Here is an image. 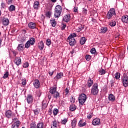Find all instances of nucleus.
Returning a JSON list of instances; mask_svg holds the SVG:
<instances>
[{"label":"nucleus","instance_id":"dca6fc26","mask_svg":"<svg viewBox=\"0 0 128 128\" xmlns=\"http://www.w3.org/2000/svg\"><path fill=\"white\" fill-rule=\"evenodd\" d=\"M14 62L16 66H20V64H22V60L20 59V58L17 57L14 60Z\"/></svg>","mask_w":128,"mask_h":128},{"label":"nucleus","instance_id":"1a4fd4ad","mask_svg":"<svg viewBox=\"0 0 128 128\" xmlns=\"http://www.w3.org/2000/svg\"><path fill=\"white\" fill-rule=\"evenodd\" d=\"M2 24L5 26H8L10 24V20L8 18H4L2 20Z\"/></svg>","mask_w":128,"mask_h":128},{"label":"nucleus","instance_id":"c03bdc74","mask_svg":"<svg viewBox=\"0 0 128 128\" xmlns=\"http://www.w3.org/2000/svg\"><path fill=\"white\" fill-rule=\"evenodd\" d=\"M30 128H36V123H31L30 125Z\"/></svg>","mask_w":128,"mask_h":128},{"label":"nucleus","instance_id":"7c9ffc66","mask_svg":"<svg viewBox=\"0 0 128 128\" xmlns=\"http://www.w3.org/2000/svg\"><path fill=\"white\" fill-rule=\"evenodd\" d=\"M53 98L56 99L60 98V94L58 92H56L53 94Z\"/></svg>","mask_w":128,"mask_h":128},{"label":"nucleus","instance_id":"4468645a","mask_svg":"<svg viewBox=\"0 0 128 128\" xmlns=\"http://www.w3.org/2000/svg\"><path fill=\"white\" fill-rule=\"evenodd\" d=\"M24 45L22 44H20L18 45L17 47V50L18 52H22L24 50Z\"/></svg>","mask_w":128,"mask_h":128},{"label":"nucleus","instance_id":"cd10ccee","mask_svg":"<svg viewBox=\"0 0 128 128\" xmlns=\"http://www.w3.org/2000/svg\"><path fill=\"white\" fill-rule=\"evenodd\" d=\"M70 110L72 112H74V110H76V106L74 104H72L70 106Z\"/></svg>","mask_w":128,"mask_h":128},{"label":"nucleus","instance_id":"5701e85b","mask_svg":"<svg viewBox=\"0 0 128 128\" xmlns=\"http://www.w3.org/2000/svg\"><path fill=\"white\" fill-rule=\"evenodd\" d=\"M108 100L111 102H114V100H116V98L114 97V94H110L108 96Z\"/></svg>","mask_w":128,"mask_h":128},{"label":"nucleus","instance_id":"79ce46f5","mask_svg":"<svg viewBox=\"0 0 128 128\" xmlns=\"http://www.w3.org/2000/svg\"><path fill=\"white\" fill-rule=\"evenodd\" d=\"M30 42L28 41L26 44H25V48H28L30 46Z\"/></svg>","mask_w":128,"mask_h":128},{"label":"nucleus","instance_id":"20e7f679","mask_svg":"<svg viewBox=\"0 0 128 128\" xmlns=\"http://www.w3.org/2000/svg\"><path fill=\"white\" fill-rule=\"evenodd\" d=\"M68 40L70 46H74L76 44V40L74 38H68Z\"/></svg>","mask_w":128,"mask_h":128},{"label":"nucleus","instance_id":"4d7b16f0","mask_svg":"<svg viewBox=\"0 0 128 128\" xmlns=\"http://www.w3.org/2000/svg\"><path fill=\"white\" fill-rule=\"evenodd\" d=\"M50 44H51L50 40V39L47 40L46 42V44L47 46H50Z\"/></svg>","mask_w":128,"mask_h":128},{"label":"nucleus","instance_id":"e433bc0d","mask_svg":"<svg viewBox=\"0 0 128 128\" xmlns=\"http://www.w3.org/2000/svg\"><path fill=\"white\" fill-rule=\"evenodd\" d=\"M70 102L71 104H74L76 102V98L74 96H72L71 98H70Z\"/></svg>","mask_w":128,"mask_h":128},{"label":"nucleus","instance_id":"f704fd0d","mask_svg":"<svg viewBox=\"0 0 128 128\" xmlns=\"http://www.w3.org/2000/svg\"><path fill=\"white\" fill-rule=\"evenodd\" d=\"M76 120H72V128H76Z\"/></svg>","mask_w":128,"mask_h":128},{"label":"nucleus","instance_id":"2eb2a0df","mask_svg":"<svg viewBox=\"0 0 128 128\" xmlns=\"http://www.w3.org/2000/svg\"><path fill=\"white\" fill-rule=\"evenodd\" d=\"M122 22H125L126 24H128V16L127 15L122 16Z\"/></svg>","mask_w":128,"mask_h":128},{"label":"nucleus","instance_id":"f03ea898","mask_svg":"<svg viewBox=\"0 0 128 128\" xmlns=\"http://www.w3.org/2000/svg\"><path fill=\"white\" fill-rule=\"evenodd\" d=\"M86 100V95L84 94H82L80 95L78 98V102L82 106Z\"/></svg>","mask_w":128,"mask_h":128},{"label":"nucleus","instance_id":"69168bd1","mask_svg":"<svg viewBox=\"0 0 128 128\" xmlns=\"http://www.w3.org/2000/svg\"><path fill=\"white\" fill-rule=\"evenodd\" d=\"M74 12H78V7H74Z\"/></svg>","mask_w":128,"mask_h":128},{"label":"nucleus","instance_id":"ea45409f","mask_svg":"<svg viewBox=\"0 0 128 128\" xmlns=\"http://www.w3.org/2000/svg\"><path fill=\"white\" fill-rule=\"evenodd\" d=\"M120 78V72H116L115 78H116V80H118Z\"/></svg>","mask_w":128,"mask_h":128},{"label":"nucleus","instance_id":"f3484780","mask_svg":"<svg viewBox=\"0 0 128 128\" xmlns=\"http://www.w3.org/2000/svg\"><path fill=\"white\" fill-rule=\"evenodd\" d=\"M56 87H51L50 88V94H55V92H56Z\"/></svg>","mask_w":128,"mask_h":128},{"label":"nucleus","instance_id":"6e6552de","mask_svg":"<svg viewBox=\"0 0 128 128\" xmlns=\"http://www.w3.org/2000/svg\"><path fill=\"white\" fill-rule=\"evenodd\" d=\"M100 120L98 118H96L92 121L93 126H100Z\"/></svg>","mask_w":128,"mask_h":128},{"label":"nucleus","instance_id":"a18cd8bd","mask_svg":"<svg viewBox=\"0 0 128 128\" xmlns=\"http://www.w3.org/2000/svg\"><path fill=\"white\" fill-rule=\"evenodd\" d=\"M99 72V74H106V71L104 69H101L100 70Z\"/></svg>","mask_w":128,"mask_h":128},{"label":"nucleus","instance_id":"c756f323","mask_svg":"<svg viewBox=\"0 0 128 128\" xmlns=\"http://www.w3.org/2000/svg\"><path fill=\"white\" fill-rule=\"evenodd\" d=\"M8 10L10 12H14V10H16V6L14 5H11L9 8H8Z\"/></svg>","mask_w":128,"mask_h":128},{"label":"nucleus","instance_id":"9d476101","mask_svg":"<svg viewBox=\"0 0 128 128\" xmlns=\"http://www.w3.org/2000/svg\"><path fill=\"white\" fill-rule=\"evenodd\" d=\"M34 86L35 88H40V81L38 80H36L34 82Z\"/></svg>","mask_w":128,"mask_h":128},{"label":"nucleus","instance_id":"de8ad7c7","mask_svg":"<svg viewBox=\"0 0 128 128\" xmlns=\"http://www.w3.org/2000/svg\"><path fill=\"white\" fill-rule=\"evenodd\" d=\"M8 78V72H6L3 76V78Z\"/></svg>","mask_w":128,"mask_h":128},{"label":"nucleus","instance_id":"4c0bfd02","mask_svg":"<svg viewBox=\"0 0 128 128\" xmlns=\"http://www.w3.org/2000/svg\"><path fill=\"white\" fill-rule=\"evenodd\" d=\"M110 26H115L116 24V23L115 21L112 20L111 22L109 24Z\"/></svg>","mask_w":128,"mask_h":128},{"label":"nucleus","instance_id":"bb28decb","mask_svg":"<svg viewBox=\"0 0 128 128\" xmlns=\"http://www.w3.org/2000/svg\"><path fill=\"white\" fill-rule=\"evenodd\" d=\"M86 126V122L82 123V120H80L78 122V126L82 128V126Z\"/></svg>","mask_w":128,"mask_h":128},{"label":"nucleus","instance_id":"f257e3e1","mask_svg":"<svg viewBox=\"0 0 128 128\" xmlns=\"http://www.w3.org/2000/svg\"><path fill=\"white\" fill-rule=\"evenodd\" d=\"M114 16H116V10L114 8H112L108 12L106 15V18L108 20H110Z\"/></svg>","mask_w":128,"mask_h":128},{"label":"nucleus","instance_id":"864d4df0","mask_svg":"<svg viewBox=\"0 0 128 128\" xmlns=\"http://www.w3.org/2000/svg\"><path fill=\"white\" fill-rule=\"evenodd\" d=\"M91 54H94L96 52V48H92L90 50Z\"/></svg>","mask_w":128,"mask_h":128},{"label":"nucleus","instance_id":"f8f14e48","mask_svg":"<svg viewBox=\"0 0 128 128\" xmlns=\"http://www.w3.org/2000/svg\"><path fill=\"white\" fill-rule=\"evenodd\" d=\"M64 76V74L62 72H60L57 74L56 76L54 78V80H60Z\"/></svg>","mask_w":128,"mask_h":128},{"label":"nucleus","instance_id":"8fccbe9b","mask_svg":"<svg viewBox=\"0 0 128 128\" xmlns=\"http://www.w3.org/2000/svg\"><path fill=\"white\" fill-rule=\"evenodd\" d=\"M68 122V119L64 118V120H62V124H66Z\"/></svg>","mask_w":128,"mask_h":128},{"label":"nucleus","instance_id":"13d9d810","mask_svg":"<svg viewBox=\"0 0 128 128\" xmlns=\"http://www.w3.org/2000/svg\"><path fill=\"white\" fill-rule=\"evenodd\" d=\"M110 82L111 86L112 88V86H114V80H112L110 81Z\"/></svg>","mask_w":128,"mask_h":128},{"label":"nucleus","instance_id":"bf43d9fd","mask_svg":"<svg viewBox=\"0 0 128 128\" xmlns=\"http://www.w3.org/2000/svg\"><path fill=\"white\" fill-rule=\"evenodd\" d=\"M64 92H65L66 94H68V92H70V90H68V88H66Z\"/></svg>","mask_w":128,"mask_h":128},{"label":"nucleus","instance_id":"37998d69","mask_svg":"<svg viewBox=\"0 0 128 128\" xmlns=\"http://www.w3.org/2000/svg\"><path fill=\"white\" fill-rule=\"evenodd\" d=\"M85 58L86 60H87L88 62H89V60H90V59L92 58V56L90 55H86L85 57Z\"/></svg>","mask_w":128,"mask_h":128},{"label":"nucleus","instance_id":"09e8293b","mask_svg":"<svg viewBox=\"0 0 128 128\" xmlns=\"http://www.w3.org/2000/svg\"><path fill=\"white\" fill-rule=\"evenodd\" d=\"M50 16H52V12H48L46 14V18H50Z\"/></svg>","mask_w":128,"mask_h":128},{"label":"nucleus","instance_id":"412c9836","mask_svg":"<svg viewBox=\"0 0 128 128\" xmlns=\"http://www.w3.org/2000/svg\"><path fill=\"white\" fill-rule=\"evenodd\" d=\"M38 8H40V2L36 1L34 2V10H38Z\"/></svg>","mask_w":128,"mask_h":128},{"label":"nucleus","instance_id":"052dcab7","mask_svg":"<svg viewBox=\"0 0 128 128\" xmlns=\"http://www.w3.org/2000/svg\"><path fill=\"white\" fill-rule=\"evenodd\" d=\"M2 6V8H6V4L2 2L1 4Z\"/></svg>","mask_w":128,"mask_h":128},{"label":"nucleus","instance_id":"603ef678","mask_svg":"<svg viewBox=\"0 0 128 128\" xmlns=\"http://www.w3.org/2000/svg\"><path fill=\"white\" fill-rule=\"evenodd\" d=\"M23 68H28V62H26L25 63L23 64Z\"/></svg>","mask_w":128,"mask_h":128},{"label":"nucleus","instance_id":"9b49d317","mask_svg":"<svg viewBox=\"0 0 128 128\" xmlns=\"http://www.w3.org/2000/svg\"><path fill=\"white\" fill-rule=\"evenodd\" d=\"M28 26L30 28H36V24L34 22H30L28 24Z\"/></svg>","mask_w":128,"mask_h":128},{"label":"nucleus","instance_id":"aec40b11","mask_svg":"<svg viewBox=\"0 0 128 128\" xmlns=\"http://www.w3.org/2000/svg\"><path fill=\"white\" fill-rule=\"evenodd\" d=\"M61 14H62V12L54 11V18H60V16Z\"/></svg>","mask_w":128,"mask_h":128},{"label":"nucleus","instance_id":"a211bd4d","mask_svg":"<svg viewBox=\"0 0 128 128\" xmlns=\"http://www.w3.org/2000/svg\"><path fill=\"white\" fill-rule=\"evenodd\" d=\"M44 42L42 41H41L38 44V48H39V50H44Z\"/></svg>","mask_w":128,"mask_h":128},{"label":"nucleus","instance_id":"4be33fe9","mask_svg":"<svg viewBox=\"0 0 128 128\" xmlns=\"http://www.w3.org/2000/svg\"><path fill=\"white\" fill-rule=\"evenodd\" d=\"M58 128V122L56 120H54L52 122L51 124V128Z\"/></svg>","mask_w":128,"mask_h":128},{"label":"nucleus","instance_id":"0eeeda50","mask_svg":"<svg viewBox=\"0 0 128 128\" xmlns=\"http://www.w3.org/2000/svg\"><path fill=\"white\" fill-rule=\"evenodd\" d=\"M28 104H30L34 102V96L32 94H28L26 98Z\"/></svg>","mask_w":128,"mask_h":128},{"label":"nucleus","instance_id":"338daca9","mask_svg":"<svg viewBox=\"0 0 128 128\" xmlns=\"http://www.w3.org/2000/svg\"><path fill=\"white\" fill-rule=\"evenodd\" d=\"M26 41V38H22L21 40H20V42H24Z\"/></svg>","mask_w":128,"mask_h":128},{"label":"nucleus","instance_id":"e2e57ef3","mask_svg":"<svg viewBox=\"0 0 128 128\" xmlns=\"http://www.w3.org/2000/svg\"><path fill=\"white\" fill-rule=\"evenodd\" d=\"M70 54H76V50H72V51H70Z\"/></svg>","mask_w":128,"mask_h":128},{"label":"nucleus","instance_id":"c85d7f7f","mask_svg":"<svg viewBox=\"0 0 128 128\" xmlns=\"http://www.w3.org/2000/svg\"><path fill=\"white\" fill-rule=\"evenodd\" d=\"M86 38L82 37L80 40V44H86Z\"/></svg>","mask_w":128,"mask_h":128},{"label":"nucleus","instance_id":"49530a36","mask_svg":"<svg viewBox=\"0 0 128 128\" xmlns=\"http://www.w3.org/2000/svg\"><path fill=\"white\" fill-rule=\"evenodd\" d=\"M47 106H48V104L44 103V102H42V108L44 110V108H46Z\"/></svg>","mask_w":128,"mask_h":128},{"label":"nucleus","instance_id":"b1692460","mask_svg":"<svg viewBox=\"0 0 128 128\" xmlns=\"http://www.w3.org/2000/svg\"><path fill=\"white\" fill-rule=\"evenodd\" d=\"M93 84L94 80H92V79H90V78H89V80H88V88H90V86H92Z\"/></svg>","mask_w":128,"mask_h":128},{"label":"nucleus","instance_id":"473e14b6","mask_svg":"<svg viewBox=\"0 0 128 128\" xmlns=\"http://www.w3.org/2000/svg\"><path fill=\"white\" fill-rule=\"evenodd\" d=\"M36 128H44V123L39 122L36 126Z\"/></svg>","mask_w":128,"mask_h":128},{"label":"nucleus","instance_id":"a19ab883","mask_svg":"<svg viewBox=\"0 0 128 128\" xmlns=\"http://www.w3.org/2000/svg\"><path fill=\"white\" fill-rule=\"evenodd\" d=\"M58 108H54L53 111V114L54 116H56L58 114Z\"/></svg>","mask_w":128,"mask_h":128},{"label":"nucleus","instance_id":"7ed1b4c3","mask_svg":"<svg viewBox=\"0 0 128 128\" xmlns=\"http://www.w3.org/2000/svg\"><path fill=\"white\" fill-rule=\"evenodd\" d=\"M98 84H94L91 90V93L92 94H94V96H96V94H98Z\"/></svg>","mask_w":128,"mask_h":128},{"label":"nucleus","instance_id":"5fc2aeb1","mask_svg":"<svg viewBox=\"0 0 128 128\" xmlns=\"http://www.w3.org/2000/svg\"><path fill=\"white\" fill-rule=\"evenodd\" d=\"M92 118V112H90V114L87 116V118L88 120H90Z\"/></svg>","mask_w":128,"mask_h":128},{"label":"nucleus","instance_id":"ddd939ff","mask_svg":"<svg viewBox=\"0 0 128 128\" xmlns=\"http://www.w3.org/2000/svg\"><path fill=\"white\" fill-rule=\"evenodd\" d=\"M20 124V120L16 121L12 124V128H18Z\"/></svg>","mask_w":128,"mask_h":128},{"label":"nucleus","instance_id":"774afa93","mask_svg":"<svg viewBox=\"0 0 128 128\" xmlns=\"http://www.w3.org/2000/svg\"><path fill=\"white\" fill-rule=\"evenodd\" d=\"M48 74L50 76H52V74H54V71H52V72L49 71Z\"/></svg>","mask_w":128,"mask_h":128},{"label":"nucleus","instance_id":"58836bf2","mask_svg":"<svg viewBox=\"0 0 128 128\" xmlns=\"http://www.w3.org/2000/svg\"><path fill=\"white\" fill-rule=\"evenodd\" d=\"M33 112L35 115L38 116L40 114V110L38 108L33 110Z\"/></svg>","mask_w":128,"mask_h":128},{"label":"nucleus","instance_id":"680f3d73","mask_svg":"<svg viewBox=\"0 0 128 128\" xmlns=\"http://www.w3.org/2000/svg\"><path fill=\"white\" fill-rule=\"evenodd\" d=\"M12 52L14 56H16V54H18V52L16 51H12Z\"/></svg>","mask_w":128,"mask_h":128},{"label":"nucleus","instance_id":"a878e982","mask_svg":"<svg viewBox=\"0 0 128 128\" xmlns=\"http://www.w3.org/2000/svg\"><path fill=\"white\" fill-rule=\"evenodd\" d=\"M62 6L60 5H57L54 9V11L56 12H62Z\"/></svg>","mask_w":128,"mask_h":128},{"label":"nucleus","instance_id":"2f4dec72","mask_svg":"<svg viewBox=\"0 0 128 128\" xmlns=\"http://www.w3.org/2000/svg\"><path fill=\"white\" fill-rule=\"evenodd\" d=\"M108 32V28L106 27H102L101 28V34H106V32Z\"/></svg>","mask_w":128,"mask_h":128},{"label":"nucleus","instance_id":"c9c22d12","mask_svg":"<svg viewBox=\"0 0 128 128\" xmlns=\"http://www.w3.org/2000/svg\"><path fill=\"white\" fill-rule=\"evenodd\" d=\"M56 20H50V24L53 27L56 26Z\"/></svg>","mask_w":128,"mask_h":128},{"label":"nucleus","instance_id":"39448f33","mask_svg":"<svg viewBox=\"0 0 128 128\" xmlns=\"http://www.w3.org/2000/svg\"><path fill=\"white\" fill-rule=\"evenodd\" d=\"M122 82L125 88L128 86V78L127 76H125L122 80Z\"/></svg>","mask_w":128,"mask_h":128},{"label":"nucleus","instance_id":"6e6d98bb","mask_svg":"<svg viewBox=\"0 0 128 128\" xmlns=\"http://www.w3.org/2000/svg\"><path fill=\"white\" fill-rule=\"evenodd\" d=\"M22 86H26V79H23L22 80Z\"/></svg>","mask_w":128,"mask_h":128},{"label":"nucleus","instance_id":"0e129e2a","mask_svg":"<svg viewBox=\"0 0 128 128\" xmlns=\"http://www.w3.org/2000/svg\"><path fill=\"white\" fill-rule=\"evenodd\" d=\"M8 4H12V0H8Z\"/></svg>","mask_w":128,"mask_h":128},{"label":"nucleus","instance_id":"6ab92c4d","mask_svg":"<svg viewBox=\"0 0 128 128\" xmlns=\"http://www.w3.org/2000/svg\"><path fill=\"white\" fill-rule=\"evenodd\" d=\"M12 112L10 110H8L6 112V118H12Z\"/></svg>","mask_w":128,"mask_h":128},{"label":"nucleus","instance_id":"3c124183","mask_svg":"<svg viewBox=\"0 0 128 128\" xmlns=\"http://www.w3.org/2000/svg\"><path fill=\"white\" fill-rule=\"evenodd\" d=\"M66 28V24H62L61 26V30H64V28Z\"/></svg>","mask_w":128,"mask_h":128},{"label":"nucleus","instance_id":"423d86ee","mask_svg":"<svg viewBox=\"0 0 128 128\" xmlns=\"http://www.w3.org/2000/svg\"><path fill=\"white\" fill-rule=\"evenodd\" d=\"M70 20V14H66L64 16L62 21L64 22H68Z\"/></svg>","mask_w":128,"mask_h":128},{"label":"nucleus","instance_id":"72a5a7b5","mask_svg":"<svg viewBox=\"0 0 128 128\" xmlns=\"http://www.w3.org/2000/svg\"><path fill=\"white\" fill-rule=\"evenodd\" d=\"M76 36V33H72L71 34L68 38H74Z\"/></svg>","mask_w":128,"mask_h":128},{"label":"nucleus","instance_id":"393cba45","mask_svg":"<svg viewBox=\"0 0 128 128\" xmlns=\"http://www.w3.org/2000/svg\"><path fill=\"white\" fill-rule=\"evenodd\" d=\"M28 42H29L31 46H34L36 42V39H34V38H30V40H28Z\"/></svg>","mask_w":128,"mask_h":128}]
</instances>
